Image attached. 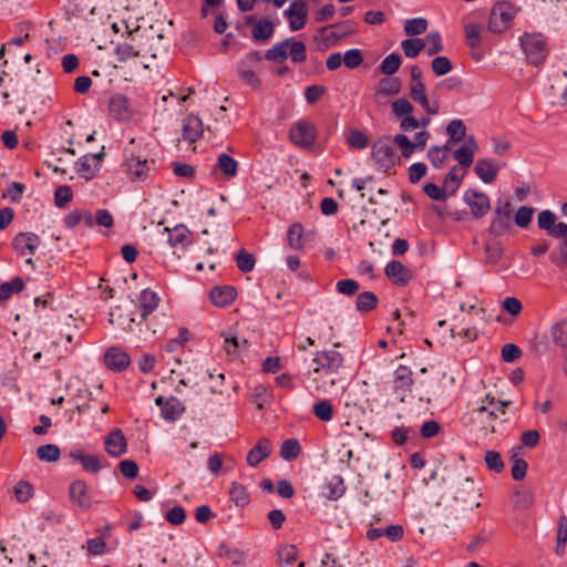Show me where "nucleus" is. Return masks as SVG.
<instances>
[{
	"label": "nucleus",
	"mask_w": 567,
	"mask_h": 567,
	"mask_svg": "<svg viewBox=\"0 0 567 567\" xmlns=\"http://www.w3.org/2000/svg\"><path fill=\"white\" fill-rule=\"evenodd\" d=\"M219 555L231 560V563L235 565H240L245 560V555L241 550L237 548H230L226 545H221L219 547Z\"/></svg>",
	"instance_id": "obj_58"
},
{
	"label": "nucleus",
	"mask_w": 567,
	"mask_h": 567,
	"mask_svg": "<svg viewBox=\"0 0 567 567\" xmlns=\"http://www.w3.org/2000/svg\"><path fill=\"white\" fill-rule=\"evenodd\" d=\"M464 175L465 173L458 174V168L454 166L444 179V188L454 194L458 189Z\"/></svg>",
	"instance_id": "obj_50"
},
{
	"label": "nucleus",
	"mask_w": 567,
	"mask_h": 567,
	"mask_svg": "<svg viewBox=\"0 0 567 567\" xmlns=\"http://www.w3.org/2000/svg\"><path fill=\"white\" fill-rule=\"evenodd\" d=\"M344 492V482L340 475L331 476L323 484V495L331 501L340 498Z\"/></svg>",
	"instance_id": "obj_27"
},
{
	"label": "nucleus",
	"mask_w": 567,
	"mask_h": 567,
	"mask_svg": "<svg viewBox=\"0 0 567 567\" xmlns=\"http://www.w3.org/2000/svg\"><path fill=\"white\" fill-rule=\"evenodd\" d=\"M236 290L230 286L215 287L209 293L212 302L217 307H226L236 298Z\"/></svg>",
	"instance_id": "obj_25"
},
{
	"label": "nucleus",
	"mask_w": 567,
	"mask_h": 567,
	"mask_svg": "<svg viewBox=\"0 0 567 567\" xmlns=\"http://www.w3.org/2000/svg\"><path fill=\"white\" fill-rule=\"evenodd\" d=\"M167 241L173 248H185L190 244V231L185 225H176L173 228H165Z\"/></svg>",
	"instance_id": "obj_22"
},
{
	"label": "nucleus",
	"mask_w": 567,
	"mask_h": 567,
	"mask_svg": "<svg viewBox=\"0 0 567 567\" xmlns=\"http://www.w3.org/2000/svg\"><path fill=\"white\" fill-rule=\"evenodd\" d=\"M363 62L362 52L359 49H351L346 51L343 55V63L348 69H355Z\"/></svg>",
	"instance_id": "obj_60"
},
{
	"label": "nucleus",
	"mask_w": 567,
	"mask_h": 567,
	"mask_svg": "<svg viewBox=\"0 0 567 567\" xmlns=\"http://www.w3.org/2000/svg\"><path fill=\"white\" fill-rule=\"evenodd\" d=\"M550 337L555 344L567 348V319L559 320L551 327Z\"/></svg>",
	"instance_id": "obj_36"
},
{
	"label": "nucleus",
	"mask_w": 567,
	"mask_h": 567,
	"mask_svg": "<svg viewBox=\"0 0 567 567\" xmlns=\"http://www.w3.org/2000/svg\"><path fill=\"white\" fill-rule=\"evenodd\" d=\"M104 363L110 370L123 371L130 365L131 359L121 348L112 347L104 354Z\"/></svg>",
	"instance_id": "obj_17"
},
{
	"label": "nucleus",
	"mask_w": 567,
	"mask_h": 567,
	"mask_svg": "<svg viewBox=\"0 0 567 567\" xmlns=\"http://www.w3.org/2000/svg\"><path fill=\"white\" fill-rule=\"evenodd\" d=\"M284 14L289 22L291 31L301 30L307 23L308 4L303 0H295L290 3L289 8L284 11Z\"/></svg>",
	"instance_id": "obj_13"
},
{
	"label": "nucleus",
	"mask_w": 567,
	"mask_h": 567,
	"mask_svg": "<svg viewBox=\"0 0 567 567\" xmlns=\"http://www.w3.org/2000/svg\"><path fill=\"white\" fill-rule=\"evenodd\" d=\"M347 143L352 148L364 150L369 145V138L362 131L352 130L347 137Z\"/></svg>",
	"instance_id": "obj_49"
},
{
	"label": "nucleus",
	"mask_w": 567,
	"mask_h": 567,
	"mask_svg": "<svg viewBox=\"0 0 567 567\" xmlns=\"http://www.w3.org/2000/svg\"><path fill=\"white\" fill-rule=\"evenodd\" d=\"M463 200L470 207L471 214L475 219L485 216L491 209V202L485 193L468 189L463 195Z\"/></svg>",
	"instance_id": "obj_10"
},
{
	"label": "nucleus",
	"mask_w": 567,
	"mask_h": 567,
	"mask_svg": "<svg viewBox=\"0 0 567 567\" xmlns=\"http://www.w3.org/2000/svg\"><path fill=\"white\" fill-rule=\"evenodd\" d=\"M155 403L161 406L162 416L168 422L176 421L185 411L183 402L175 396L165 400L164 396L159 395Z\"/></svg>",
	"instance_id": "obj_15"
},
{
	"label": "nucleus",
	"mask_w": 567,
	"mask_h": 567,
	"mask_svg": "<svg viewBox=\"0 0 567 567\" xmlns=\"http://www.w3.org/2000/svg\"><path fill=\"white\" fill-rule=\"evenodd\" d=\"M40 241V237L34 233H20L13 239V247L20 255H32Z\"/></svg>",
	"instance_id": "obj_19"
},
{
	"label": "nucleus",
	"mask_w": 567,
	"mask_h": 567,
	"mask_svg": "<svg viewBox=\"0 0 567 567\" xmlns=\"http://www.w3.org/2000/svg\"><path fill=\"white\" fill-rule=\"evenodd\" d=\"M126 168L133 181L145 179L148 175V165L146 159L132 156L126 161Z\"/></svg>",
	"instance_id": "obj_30"
},
{
	"label": "nucleus",
	"mask_w": 567,
	"mask_h": 567,
	"mask_svg": "<svg viewBox=\"0 0 567 567\" xmlns=\"http://www.w3.org/2000/svg\"><path fill=\"white\" fill-rule=\"evenodd\" d=\"M104 449L112 457H118L127 452V442L121 429H113L104 440Z\"/></svg>",
	"instance_id": "obj_14"
},
{
	"label": "nucleus",
	"mask_w": 567,
	"mask_h": 567,
	"mask_svg": "<svg viewBox=\"0 0 567 567\" xmlns=\"http://www.w3.org/2000/svg\"><path fill=\"white\" fill-rule=\"evenodd\" d=\"M478 150V145L473 136L468 137L464 145L454 151V158L463 167H470L474 161V155Z\"/></svg>",
	"instance_id": "obj_23"
},
{
	"label": "nucleus",
	"mask_w": 567,
	"mask_h": 567,
	"mask_svg": "<svg viewBox=\"0 0 567 567\" xmlns=\"http://www.w3.org/2000/svg\"><path fill=\"white\" fill-rule=\"evenodd\" d=\"M519 44L530 64L539 65L545 61L548 48L542 33L526 32L519 38Z\"/></svg>",
	"instance_id": "obj_3"
},
{
	"label": "nucleus",
	"mask_w": 567,
	"mask_h": 567,
	"mask_svg": "<svg viewBox=\"0 0 567 567\" xmlns=\"http://www.w3.org/2000/svg\"><path fill=\"white\" fill-rule=\"evenodd\" d=\"M271 443L268 439H260L257 444L248 452L247 463L251 467L258 466L271 453Z\"/></svg>",
	"instance_id": "obj_21"
},
{
	"label": "nucleus",
	"mask_w": 567,
	"mask_h": 567,
	"mask_svg": "<svg viewBox=\"0 0 567 567\" xmlns=\"http://www.w3.org/2000/svg\"><path fill=\"white\" fill-rule=\"evenodd\" d=\"M109 113L115 121L127 122L134 116L135 110L125 95L115 94L110 99Z\"/></svg>",
	"instance_id": "obj_12"
},
{
	"label": "nucleus",
	"mask_w": 567,
	"mask_h": 567,
	"mask_svg": "<svg viewBox=\"0 0 567 567\" xmlns=\"http://www.w3.org/2000/svg\"><path fill=\"white\" fill-rule=\"evenodd\" d=\"M401 48L405 56L413 59L425 48V40L420 38L406 39L402 41Z\"/></svg>",
	"instance_id": "obj_38"
},
{
	"label": "nucleus",
	"mask_w": 567,
	"mask_h": 567,
	"mask_svg": "<svg viewBox=\"0 0 567 567\" xmlns=\"http://www.w3.org/2000/svg\"><path fill=\"white\" fill-rule=\"evenodd\" d=\"M394 384L396 389L410 390L413 384L412 371L405 365H400L394 372Z\"/></svg>",
	"instance_id": "obj_34"
},
{
	"label": "nucleus",
	"mask_w": 567,
	"mask_h": 567,
	"mask_svg": "<svg viewBox=\"0 0 567 567\" xmlns=\"http://www.w3.org/2000/svg\"><path fill=\"white\" fill-rule=\"evenodd\" d=\"M393 143L398 145L404 157H410L415 151V144L404 134H398L394 136Z\"/></svg>",
	"instance_id": "obj_57"
},
{
	"label": "nucleus",
	"mask_w": 567,
	"mask_h": 567,
	"mask_svg": "<svg viewBox=\"0 0 567 567\" xmlns=\"http://www.w3.org/2000/svg\"><path fill=\"white\" fill-rule=\"evenodd\" d=\"M73 192L68 185L59 186L54 192V203L58 207H64L71 202Z\"/></svg>",
	"instance_id": "obj_59"
},
{
	"label": "nucleus",
	"mask_w": 567,
	"mask_h": 567,
	"mask_svg": "<svg viewBox=\"0 0 567 567\" xmlns=\"http://www.w3.org/2000/svg\"><path fill=\"white\" fill-rule=\"evenodd\" d=\"M13 493L18 502L25 503L32 498L33 487L27 481H19L13 488Z\"/></svg>",
	"instance_id": "obj_51"
},
{
	"label": "nucleus",
	"mask_w": 567,
	"mask_h": 567,
	"mask_svg": "<svg viewBox=\"0 0 567 567\" xmlns=\"http://www.w3.org/2000/svg\"><path fill=\"white\" fill-rule=\"evenodd\" d=\"M384 272L396 286H405L412 279V271L399 260L390 261L385 266Z\"/></svg>",
	"instance_id": "obj_16"
},
{
	"label": "nucleus",
	"mask_w": 567,
	"mask_h": 567,
	"mask_svg": "<svg viewBox=\"0 0 567 567\" xmlns=\"http://www.w3.org/2000/svg\"><path fill=\"white\" fill-rule=\"evenodd\" d=\"M516 14L515 7L506 1L497 2L492 8L488 29L494 33H501L507 30Z\"/></svg>",
	"instance_id": "obj_6"
},
{
	"label": "nucleus",
	"mask_w": 567,
	"mask_h": 567,
	"mask_svg": "<svg viewBox=\"0 0 567 567\" xmlns=\"http://www.w3.org/2000/svg\"><path fill=\"white\" fill-rule=\"evenodd\" d=\"M60 454V449L55 444H45L37 449L38 458L44 462H56Z\"/></svg>",
	"instance_id": "obj_42"
},
{
	"label": "nucleus",
	"mask_w": 567,
	"mask_h": 567,
	"mask_svg": "<svg viewBox=\"0 0 567 567\" xmlns=\"http://www.w3.org/2000/svg\"><path fill=\"white\" fill-rule=\"evenodd\" d=\"M391 106L396 117L408 116L413 111V105L406 99H398L392 102Z\"/></svg>",
	"instance_id": "obj_64"
},
{
	"label": "nucleus",
	"mask_w": 567,
	"mask_h": 567,
	"mask_svg": "<svg viewBox=\"0 0 567 567\" xmlns=\"http://www.w3.org/2000/svg\"><path fill=\"white\" fill-rule=\"evenodd\" d=\"M230 501L235 503L238 507H245L250 502V495L247 488L238 483L233 482L229 488Z\"/></svg>",
	"instance_id": "obj_32"
},
{
	"label": "nucleus",
	"mask_w": 567,
	"mask_h": 567,
	"mask_svg": "<svg viewBox=\"0 0 567 567\" xmlns=\"http://www.w3.org/2000/svg\"><path fill=\"white\" fill-rule=\"evenodd\" d=\"M401 56L398 53L389 54L381 63L380 71L384 75H392L400 69Z\"/></svg>",
	"instance_id": "obj_46"
},
{
	"label": "nucleus",
	"mask_w": 567,
	"mask_h": 567,
	"mask_svg": "<svg viewBox=\"0 0 567 567\" xmlns=\"http://www.w3.org/2000/svg\"><path fill=\"white\" fill-rule=\"evenodd\" d=\"M203 135V123L195 115L187 116L183 122V138L188 143H195Z\"/></svg>",
	"instance_id": "obj_24"
},
{
	"label": "nucleus",
	"mask_w": 567,
	"mask_h": 567,
	"mask_svg": "<svg viewBox=\"0 0 567 567\" xmlns=\"http://www.w3.org/2000/svg\"><path fill=\"white\" fill-rule=\"evenodd\" d=\"M355 32L357 30L349 20L342 23L327 25L319 30L320 37L328 45L336 44L340 40L346 39Z\"/></svg>",
	"instance_id": "obj_11"
},
{
	"label": "nucleus",
	"mask_w": 567,
	"mask_h": 567,
	"mask_svg": "<svg viewBox=\"0 0 567 567\" xmlns=\"http://www.w3.org/2000/svg\"><path fill=\"white\" fill-rule=\"evenodd\" d=\"M431 66L437 76H442L452 71L453 65L449 58L440 55L432 60Z\"/></svg>",
	"instance_id": "obj_53"
},
{
	"label": "nucleus",
	"mask_w": 567,
	"mask_h": 567,
	"mask_svg": "<svg viewBox=\"0 0 567 567\" xmlns=\"http://www.w3.org/2000/svg\"><path fill=\"white\" fill-rule=\"evenodd\" d=\"M378 305V297L372 291H364L360 293L355 301V308L360 312H368L373 310Z\"/></svg>",
	"instance_id": "obj_39"
},
{
	"label": "nucleus",
	"mask_w": 567,
	"mask_h": 567,
	"mask_svg": "<svg viewBox=\"0 0 567 567\" xmlns=\"http://www.w3.org/2000/svg\"><path fill=\"white\" fill-rule=\"evenodd\" d=\"M446 134L450 141L461 142L466 136V126L461 120H452L446 127Z\"/></svg>",
	"instance_id": "obj_40"
},
{
	"label": "nucleus",
	"mask_w": 567,
	"mask_h": 567,
	"mask_svg": "<svg viewBox=\"0 0 567 567\" xmlns=\"http://www.w3.org/2000/svg\"><path fill=\"white\" fill-rule=\"evenodd\" d=\"M484 461L489 471L501 473L504 470V462L501 454L496 451H487Z\"/></svg>",
	"instance_id": "obj_56"
},
{
	"label": "nucleus",
	"mask_w": 567,
	"mask_h": 567,
	"mask_svg": "<svg viewBox=\"0 0 567 567\" xmlns=\"http://www.w3.org/2000/svg\"><path fill=\"white\" fill-rule=\"evenodd\" d=\"M401 90V83L394 78H384L379 82V93L385 95L398 94Z\"/></svg>",
	"instance_id": "obj_54"
},
{
	"label": "nucleus",
	"mask_w": 567,
	"mask_h": 567,
	"mask_svg": "<svg viewBox=\"0 0 567 567\" xmlns=\"http://www.w3.org/2000/svg\"><path fill=\"white\" fill-rule=\"evenodd\" d=\"M427 29V21L423 18L409 19L404 23V32L409 37L422 34Z\"/></svg>",
	"instance_id": "obj_41"
},
{
	"label": "nucleus",
	"mask_w": 567,
	"mask_h": 567,
	"mask_svg": "<svg viewBox=\"0 0 567 567\" xmlns=\"http://www.w3.org/2000/svg\"><path fill=\"white\" fill-rule=\"evenodd\" d=\"M382 536L396 542L403 537V528L401 525H390L385 528H370L367 532V537L370 540H375Z\"/></svg>",
	"instance_id": "obj_28"
},
{
	"label": "nucleus",
	"mask_w": 567,
	"mask_h": 567,
	"mask_svg": "<svg viewBox=\"0 0 567 567\" xmlns=\"http://www.w3.org/2000/svg\"><path fill=\"white\" fill-rule=\"evenodd\" d=\"M317 130L313 123L301 120L295 123L289 131V138L295 145L307 148L313 145Z\"/></svg>",
	"instance_id": "obj_9"
},
{
	"label": "nucleus",
	"mask_w": 567,
	"mask_h": 567,
	"mask_svg": "<svg viewBox=\"0 0 567 567\" xmlns=\"http://www.w3.org/2000/svg\"><path fill=\"white\" fill-rule=\"evenodd\" d=\"M103 153H100L97 155H85L81 157L78 162L79 168L78 172L82 174L85 178L90 179L95 175V169L92 168L90 164V159H99Z\"/></svg>",
	"instance_id": "obj_55"
},
{
	"label": "nucleus",
	"mask_w": 567,
	"mask_h": 567,
	"mask_svg": "<svg viewBox=\"0 0 567 567\" xmlns=\"http://www.w3.org/2000/svg\"><path fill=\"white\" fill-rule=\"evenodd\" d=\"M300 453L299 442L295 439H289L282 442L280 447V455L286 461H291L298 457Z\"/></svg>",
	"instance_id": "obj_44"
},
{
	"label": "nucleus",
	"mask_w": 567,
	"mask_h": 567,
	"mask_svg": "<svg viewBox=\"0 0 567 567\" xmlns=\"http://www.w3.org/2000/svg\"><path fill=\"white\" fill-rule=\"evenodd\" d=\"M261 60L260 52L252 51L241 59L237 65V73L240 80L256 91L261 89V80L255 71Z\"/></svg>",
	"instance_id": "obj_4"
},
{
	"label": "nucleus",
	"mask_w": 567,
	"mask_h": 567,
	"mask_svg": "<svg viewBox=\"0 0 567 567\" xmlns=\"http://www.w3.org/2000/svg\"><path fill=\"white\" fill-rule=\"evenodd\" d=\"M410 96L414 102L419 103L426 113L435 115L440 112V104L437 102H433L432 104L429 102L423 82L411 84Z\"/></svg>",
	"instance_id": "obj_18"
},
{
	"label": "nucleus",
	"mask_w": 567,
	"mask_h": 567,
	"mask_svg": "<svg viewBox=\"0 0 567 567\" xmlns=\"http://www.w3.org/2000/svg\"><path fill=\"white\" fill-rule=\"evenodd\" d=\"M313 414L321 421H330L333 415V408L329 400H321L312 408Z\"/></svg>",
	"instance_id": "obj_47"
},
{
	"label": "nucleus",
	"mask_w": 567,
	"mask_h": 567,
	"mask_svg": "<svg viewBox=\"0 0 567 567\" xmlns=\"http://www.w3.org/2000/svg\"><path fill=\"white\" fill-rule=\"evenodd\" d=\"M290 56L295 63H302L307 59V49L303 42L296 41L293 38L285 39L265 53V59L271 62H284Z\"/></svg>",
	"instance_id": "obj_2"
},
{
	"label": "nucleus",
	"mask_w": 567,
	"mask_h": 567,
	"mask_svg": "<svg viewBox=\"0 0 567 567\" xmlns=\"http://www.w3.org/2000/svg\"><path fill=\"white\" fill-rule=\"evenodd\" d=\"M486 262L496 264L503 256V247L499 243L485 245Z\"/></svg>",
	"instance_id": "obj_63"
},
{
	"label": "nucleus",
	"mask_w": 567,
	"mask_h": 567,
	"mask_svg": "<svg viewBox=\"0 0 567 567\" xmlns=\"http://www.w3.org/2000/svg\"><path fill=\"white\" fill-rule=\"evenodd\" d=\"M371 156L375 166L384 173L389 172L396 164L393 143L389 137L379 138L372 144Z\"/></svg>",
	"instance_id": "obj_5"
},
{
	"label": "nucleus",
	"mask_w": 567,
	"mask_h": 567,
	"mask_svg": "<svg viewBox=\"0 0 567 567\" xmlns=\"http://www.w3.org/2000/svg\"><path fill=\"white\" fill-rule=\"evenodd\" d=\"M567 542V517L561 515L558 519V530L556 538V551L561 555Z\"/></svg>",
	"instance_id": "obj_52"
},
{
	"label": "nucleus",
	"mask_w": 567,
	"mask_h": 567,
	"mask_svg": "<svg viewBox=\"0 0 567 567\" xmlns=\"http://www.w3.org/2000/svg\"><path fill=\"white\" fill-rule=\"evenodd\" d=\"M274 34V24L270 20L264 19L255 23L252 28V38L256 41H267Z\"/></svg>",
	"instance_id": "obj_35"
},
{
	"label": "nucleus",
	"mask_w": 567,
	"mask_h": 567,
	"mask_svg": "<svg viewBox=\"0 0 567 567\" xmlns=\"http://www.w3.org/2000/svg\"><path fill=\"white\" fill-rule=\"evenodd\" d=\"M427 157L436 168L442 167L447 158L445 148H441V146H432L427 152Z\"/></svg>",
	"instance_id": "obj_62"
},
{
	"label": "nucleus",
	"mask_w": 567,
	"mask_h": 567,
	"mask_svg": "<svg viewBox=\"0 0 567 567\" xmlns=\"http://www.w3.org/2000/svg\"><path fill=\"white\" fill-rule=\"evenodd\" d=\"M474 171L484 183L491 184L497 176L498 167L491 159L483 158L476 162Z\"/></svg>",
	"instance_id": "obj_26"
},
{
	"label": "nucleus",
	"mask_w": 567,
	"mask_h": 567,
	"mask_svg": "<svg viewBox=\"0 0 567 567\" xmlns=\"http://www.w3.org/2000/svg\"><path fill=\"white\" fill-rule=\"evenodd\" d=\"M236 264L241 272H250L256 264L255 257L247 252L245 249H240L236 255Z\"/></svg>",
	"instance_id": "obj_48"
},
{
	"label": "nucleus",
	"mask_w": 567,
	"mask_h": 567,
	"mask_svg": "<svg viewBox=\"0 0 567 567\" xmlns=\"http://www.w3.org/2000/svg\"><path fill=\"white\" fill-rule=\"evenodd\" d=\"M454 499L470 507H478L481 496L480 488L475 485L473 478L468 476H457L453 482Z\"/></svg>",
	"instance_id": "obj_7"
},
{
	"label": "nucleus",
	"mask_w": 567,
	"mask_h": 567,
	"mask_svg": "<svg viewBox=\"0 0 567 567\" xmlns=\"http://www.w3.org/2000/svg\"><path fill=\"white\" fill-rule=\"evenodd\" d=\"M313 369L309 370L307 378L310 389L319 393L330 392L339 382L344 357L337 350L317 351L312 359Z\"/></svg>",
	"instance_id": "obj_1"
},
{
	"label": "nucleus",
	"mask_w": 567,
	"mask_h": 567,
	"mask_svg": "<svg viewBox=\"0 0 567 567\" xmlns=\"http://www.w3.org/2000/svg\"><path fill=\"white\" fill-rule=\"evenodd\" d=\"M534 208L529 206H522L518 208V210L515 214V223L519 227H527L533 218Z\"/></svg>",
	"instance_id": "obj_61"
},
{
	"label": "nucleus",
	"mask_w": 567,
	"mask_h": 567,
	"mask_svg": "<svg viewBox=\"0 0 567 567\" xmlns=\"http://www.w3.org/2000/svg\"><path fill=\"white\" fill-rule=\"evenodd\" d=\"M303 235V228L302 225L299 223L292 224L288 229V244L292 249H302L303 245L301 241Z\"/></svg>",
	"instance_id": "obj_45"
},
{
	"label": "nucleus",
	"mask_w": 567,
	"mask_h": 567,
	"mask_svg": "<svg viewBox=\"0 0 567 567\" xmlns=\"http://www.w3.org/2000/svg\"><path fill=\"white\" fill-rule=\"evenodd\" d=\"M24 288V282L20 277H16L11 281L0 285V302L7 301L12 293L20 292Z\"/></svg>",
	"instance_id": "obj_37"
},
{
	"label": "nucleus",
	"mask_w": 567,
	"mask_h": 567,
	"mask_svg": "<svg viewBox=\"0 0 567 567\" xmlns=\"http://www.w3.org/2000/svg\"><path fill=\"white\" fill-rule=\"evenodd\" d=\"M452 338L463 339L465 342L474 341L477 339L478 332L474 327H464L462 322L460 324H455L451 329Z\"/></svg>",
	"instance_id": "obj_43"
},
{
	"label": "nucleus",
	"mask_w": 567,
	"mask_h": 567,
	"mask_svg": "<svg viewBox=\"0 0 567 567\" xmlns=\"http://www.w3.org/2000/svg\"><path fill=\"white\" fill-rule=\"evenodd\" d=\"M158 302L159 298L154 291L150 289L143 290L140 296L141 320H146L148 315L157 308Z\"/></svg>",
	"instance_id": "obj_29"
},
{
	"label": "nucleus",
	"mask_w": 567,
	"mask_h": 567,
	"mask_svg": "<svg viewBox=\"0 0 567 567\" xmlns=\"http://www.w3.org/2000/svg\"><path fill=\"white\" fill-rule=\"evenodd\" d=\"M69 495L72 503L80 508L91 507V497L87 494V485L84 481L78 480L70 485Z\"/></svg>",
	"instance_id": "obj_20"
},
{
	"label": "nucleus",
	"mask_w": 567,
	"mask_h": 567,
	"mask_svg": "<svg viewBox=\"0 0 567 567\" xmlns=\"http://www.w3.org/2000/svg\"><path fill=\"white\" fill-rule=\"evenodd\" d=\"M276 556L280 565H290L297 559L298 549L292 544H281L276 550Z\"/></svg>",
	"instance_id": "obj_33"
},
{
	"label": "nucleus",
	"mask_w": 567,
	"mask_h": 567,
	"mask_svg": "<svg viewBox=\"0 0 567 567\" xmlns=\"http://www.w3.org/2000/svg\"><path fill=\"white\" fill-rule=\"evenodd\" d=\"M513 206L509 200H498L489 226L491 234L502 236L512 227Z\"/></svg>",
	"instance_id": "obj_8"
},
{
	"label": "nucleus",
	"mask_w": 567,
	"mask_h": 567,
	"mask_svg": "<svg viewBox=\"0 0 567 567\" xmlns=\"http://www.w3.org/2000/svg\"><path fill=\"white\" fill-rule=\"evenodd\" d=\"M215 167L218 168L227 178H233L237 175L238 162L230 155L223 153L218 156Z\"/></svg>",
	"instance_id": "obj_31"
}]
</instances>
